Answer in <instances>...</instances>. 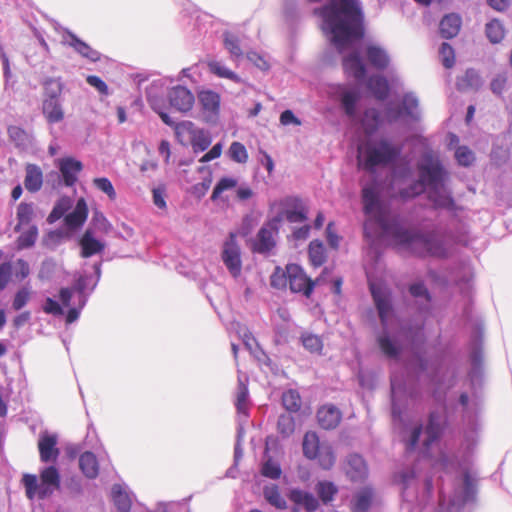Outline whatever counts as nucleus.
<instances>
[{
	"label": "nucleus",
	"mask_w": 512,
	"mask_h": 512,
	"mask_svg": "<svg viewBox=\"0 0 512 512\" xmlns=\"http://www.w3.org/2000/svg\"><path fill=\"white\" fill-rule=\"evenodd\" d=\"M321 1L309 0L311 3ZM313 14L321 19V31L329 37L339 53L352 41L360 40L365 35L364 14L359 0H328L315 8Z\"/></svg>",
	"instance_id": "nucleus-1"
},
{
	"label": "nucleus",
	"mask_w": 512,
	"mask_h": 512,
	"mask_svg": "<svg viewBox=\"0 0 512 512\" xmlns=\"http://www.w3.org/2000/svg\"><path fill=\"white\" fill-rule=\"evenodd\" d=\"M402 147L381 139L374 145H367L364 152L359 150L358 166L368 172H374L377 166H386L395 162L400 156Z\"/></svg>",
	"instance_id": "nucleus-2"
},
{
	"label": "nucleus",
	"mask_w": 512,
	"mask_h": 512,
	"mask_svg": "<svg viewBox=\"0 0 512 512\" xmlns=\"http://www.w3.org/2000/svg\"><path fill=\"white\" fill-rule=\"evenodd\" d=\"M21 482L28 499L38 498L43 500L60 488L61 479L57 468L48 466L40 472L39 477L34 474H24Z\"/></svg>",
	"instance_id": "nucleus-3"
},
{
	"label": "nucleus",
	"mask_w": 512,
	"mask_h": 512,
	"mask_svg": "<svg viewBox=\"0 0 512 512\" xmlns=\"http://www.w3.org/2000/svg\"><path fill=\"white\" fill-rule=\"evenodd\" d=\"M43 99L42 113L49 124L61 122L64 117V109L61 102L63 83L60 78L48 77L42 82Z\"/></svg>",
	"instance_id": "nucleus-4"
},
{
	"label": "nucleus",
	"mask_w": 512,
	"mask_h": 512,
	"mask_svg": "<svg viewBox=\"0 0 512 512\" xmlns=\"http://www.w3.org/2000/svg\"><path fill=\"white\" fill-rule=\"evenodd\" d=\"M386 234L392 236L396 245L405 248L410 253L425 257L429 250V233L421 234L401 227L397 222L393 224L390 232Z\"/></svg>",
	"instance_id": "nucleus-5"
},
{
	"label": "nucleus",
	"mask_w": 512,
	"mask_h": 512,
	"mask_svg": "<svg viewBox=\"0 0 512 512\" xmlns=\"http://www.w3.org/2000/svg\"><path fill=\"white\" fill-rule=\"evenodd\" d=\"M302 448L304 456L310 460H317L322 469L329 470L334 466L336 457L331 445L321 443L316 432L305 433Z\"/></svg>",
	"instance_id": "nucleus-6"
},
{
	"label": "nucleus",
	"mask_w": 512,
	"mask_h": 512,
	"mask_svg": "<svg viewBox=\"0 0 512 512\" xmlns=\"http://www.w3.org/2000/svg\"><path fill=\"white\" fill-rule=\"evenodd\" d=\"M175 135L182 144L190 142L195 152L206 150L211 144V138L203 129L195 127L191 121H183L175 126Z\"/></svg>",
	"instance_id": "nucleus-7"
},
{
	"label": "nucleus",
	"mask_w": 512,
	"mask_h": 512,
	"mask_svg": "<svg viewBox=\"0 0 512 512\" xmlns=\"http://www.w3.org/2000/svg\"><path fill=\"white\" fill-rule=\"evenodd\" d=\"M287 273L288 286L291 292L302 294L306 298L311 297L315 286L322 280L321 276L315 280L311 279L307 276L304 269L295 263L287 264Z\"/></svg>",
	"instance_id": "nucleus-8"
},
{
	"label": "nucleus",
	"mask_w": 512,
	"mask_h": 512,
	"mask_svg": "<svg viewBox=\"0 0 512 512\" xmlns=\"http://www.w3.org/2000/svg\"><path fill=\"white\" fill-rule=\"evenodd\" d=\"M362 201L365 214L373 215L381 229L385 233L390 232L393 224L396 223V221L390 222L387 219V216L381 207L376 188L373 186L364 187L362 189Z\"/></svg>",
	"instance_id": "nucleus-9"
},
{
	"label": "nucleus",
	"mask_w": 512,
	"mask_h": 512,
	"mask_svg": "<svg viewBox=\"0 0 512 512\" xmlns=\"http://www.w3.org/2000/svg\"><path fill=\"white\" fill-rule=\"evenodd\" d=\"M385 115L389 123L396 122L402 117H408L415 121L419 120L418 100L412 94H405L402 98L401 106H388Z\"/></svg>",
	"instance_id": "nucleus-10"
},
{
	"label": "nucleus",
	"mask_w": 512,
	"mask_h": 512,
	"mask_svg": "<svg viewBox=\"0 0 512 512\" xmlns=\"http://www.w3.org/2000/svg\"><path fill=\"white\" fill-rule=\"evenodd\" d=\"M419 177L429 190L437 188L444 183L445 172L438 160L427 158L426 163L418 165Z\"/></svg>",
	"instance_id": "nucleus-11"
},
{
	"label": "nucleus",
	"mask_w": 512,
	"mask_h": 512,
	"mask_svg": "<svg viewBox=\"0 0 512 512\" xmlns=\"http://www.w3.org/2000/svg\"><path fill=\"white\" fill-rule=\"evenodd\" d=\"M222 260L229 272L237 277L241 273L240 248L236 242V234L230 233L222 251Z\"/></svg>",
	"instance_id": "nucleus-12"
},
{
	"label": "nucleus",
	"mask_w": 512,
	"mask_h": 512,
	"mask_svg": "<svg viewBox=\"0 0 512 512\" xmlns=\"http://www.w3.org/2000/svg\"><path fill=\"white\" fill-rule=\"evenodd\" d=\"M281 217L269 220L257 233L253 243V250L258 253H266L275 246L274 234L278 230Z\"/></svg>",
	"instance_id": "nucleus-13"
},
{
	"label": "nucleus",
	"mask_w": 512,
	"mask_h": 512,
	"mask_svg": "<svg viewBox=\"0 0 512 512\" xmlns=\"http://www.w3.org/2000/svg\"><path fill=\"white\" fill-rule=\"evenodd\" d=\"M282 212L277 216L285 218L290 223L304 222L307 219V208L298 197L288 196L280 201Z\"/></svg>",
	"instance_id": "nucleus-14"
},
{
	"label": "nucleus",
	"mask_w": 512,
	"mask_h": 512,
	"mask_svg": "<svg viewBox=\"0 0 512 512\" xmlns=\"http://www.w3.org/2000/svg\"><path fill=\"white\" fill-rule=\"evenodd\" d=\"M58 437L56 434L44 431L39 435L38 450L40 460L43 463H55L60 455V450L57 447Z\"/></svg>",
	"instance_id": "nucleus-15"
},
{
	"label": "nucleus",
	"mask_w": 512,
	"mask_h": 512,
	"mask_svg": "<svg viewBox=\"0 0 512 512\" xmlns=\"http://www.w3.org/2000/svg\"><path fill=\"white\" fill-rule=\"evenodd\" d=\"M168 99L171 107L182 113L190 111L195 102L192 92L181 85L171 88L168 93Z\"/></svg>",
	"instance_id": "nucleus-16"
},
{
	"label": "nucleus",
	"mask_w": 512,
	"mask_h": 512,
	"mask_svg": "<svg viewBox=\"0 0 512 512\" xmlns=\"http://www.w3.org/2000/svg\"><path fill=\"white\" fill-rule=\"evenodd\" d=\"M78 244L80 246V256L82 258H89L96 254H100L105 249V243L95 237L94 231L91 228L85 230L80 237Z\"/></svg>",
	"instance_id": "nucleus-17"
},
{
	"label": "nucleus",
	"mask_w": 512,
	"mask_h": 512,
	"mask_svg": "<svg viewBox=\"0 0 512 512\" xmlns=\"http://www.w3.org/2000/svg\"><path fill=\"white\" fill-rule=\"evenodd\" d=\"M58 168L64 184L71 187L77 182L78 175L82 171L83 165L79 160L73 157H64L58 160Z\"/></svg>",
	"instance_id": "nucleus-18"
},
{
	"label": "nucleus",
	"mask_w": 512,
	"mask_h": 512,
	"mask_svg": "<svg viewBox=\"0 0 512 512\" xmlns=\"http://www.w3.org/2000/svg\"><path fill=\"white\" fill-rule=\"evenodd\" d=\"M342 418L341 411L334 405H324L317 411L318 424L326 430L336 428Z\"/></svg>",
	"instance_id": "nucleus-19"
},
{
	"label": "nucleus",
	"mask_w": 512,
	"mask_h": 512,
	"mask_svg": "<svg viewBox=\"0 0 512 512\" xmlns=\"http://www.w3.org/2000/svg\"><path fill=\"white\" fill-rule=\"evenodd\" d=\"M343 70L352 75L356 80H362L366 76V66L357 51H353L342 59Z\"/></svg>",
	"instance_id": "nucleus-20"
},
{
	"label": "nucleus",
	"mask_w": 512,
	"mask_h": 512,
	"mask_svg": "<svg viewBox=\"0 0 512 512\" xmlns=\"http://www.w3.org/2000/svg\"><path fill=\"white\" fill-rule=\"evenodd\" d=\"M202 111L207 118L218 115L220 109V95L212 90L201 91L198 95Z\"/></svg>",
	"instance_id": "nucleus-21"
},
{
	"label": "nucleus",
	"mask_w": 512,
	"mask_h": 512,
	"mask_svg": "<svg viewBox=\"0 0 512 512\" xmlns=\"http://www.w3.org/2000/svg\"><path fill=\"white\" fill-rule=\"evenodd\" d=\"M64 43L72 47L82 57L87 58L90 61L96 62L100 59V53L97 50L80 40L72 32H67V37L65 38Z\"/></svg>",
	"instance_id": "nucleus-22"
},
{
	"label": "nucleus",
	"mask_w": 512,
	"mask_h": 512,
	"mask_svg": "<svg viewBox=\"0 0 512 512\" xmlns=\"http://www.w3.org/2000/svg\"><path fill=\"white\" fill-rule=\"evenodd\" d=\"M88 216V207L84 198H80L74 210L67 214L64 218L65 225L70 229L81 227Z\"/></svg>",
	"instance_id": "nucleus-23"
},
{
	"label": "nucleus",
	"mask_w": 512,
	"mask_h": 512,
	"mask_svg": "<svg viewBox=\"0 0 512 512\" xmlns=\"http://www.w3.org/2000/svg\"><path fill=\"white\" fill-rule=\"evenodd\" d=\"M347 476L352 481H359L366 477L367 466L364 459L358 454L349 455L345 468Z\"/></svg>",
	"instance_id": "nucleus-24"
},
{
	"label": "nucleus",
	"mask_w": 512,
	"mask_h": 512,
	"mask_svg": "<svg viewBox=\"0 0 512 512\" xmlns=\"http://www.w3.org/2000/svg\"><path fill=\"white\" fill-rule=\"evenodd\" d=\"M368 62L377 70H384L389 65V56L380 46L369 44L365 49Z\"/></svg>",
	"instance_id": "nucleus-25"
},
{
	"label": "nucleus",
	"mask_w": 512,
	"mask_h": 512,
	"mask_svg": "<svg viewBox=\"0 0 512 512\" xmlns=\"http://www.w3.org/2000/svg\"><path fill=\"white\" fill-rule=\"evenodd\" d=\"M462 25L461 17L456 13L445 15L439 24L440 34L443 38L451 39L458 35Z\"/></svg>",
	"instance_id": "nucleus-26"
},
{
	"label": "nucleus",
	"mask_w": 512,
	"mask_h": 512,
	"mask_svg": "<svg viewBox=\"0 0 512 512\" xmlns=\"http://www.w3.org/2000/svg\"><path fill=\"white\" fill-rule=\"evenodd\" d=\"M429 200L433 202L435 208L453 210L455 203L451 195L446 191L444 183L429 190Z\"/></svg>",
	"instance_id": "nucleus-27"
},
{
	"label": "nucleus",
	"mask_w": 512,
	"mask_h": 512,
	"mask_svg": "<svg viewBox=\"0 0 512 512\" xmlns=\"http://www.w3.org/2000/svg\"><path fill=\"white\" fill-rule=\"evenodd\" d=\"M25 171V188L32 193L39 191L43 184V173L40 167L35 164H28Z\"/></svg>",
	"instance_id": "nucleus-28"
},
{
	"label": "nucleus",
	"mask_w": 512,
	"mask_h": 512,
	"mask_svg": "<svg viewBox=\"0 0 512 512\" xmlns=\"http://www.w3.org/2000/svg\"><path fill=\"white\" fill-rule=\"evenodd\" d=\"M79 467L89 479H95L99 474V463L94 453L86 451L79 457Z\"/></svg>",
	"instance_id": "nucleus-29"
},
{
	"label": "nucleus",
	"mask_w": 512,
	"mask_h": 512,
	"mask_svg": "<svg viewBox=\"0 0 512 512\" xmlns=\"http://www.w3.org/2000/svg\"><path fill=\"white\" fill-rule=\"evenodd\" d=\"M374 492L371 488L365 487L357 492L351 503L352 512H367L372 504Z\"/></svg>",
	"instance_id": "nucleus-30"
},
{
	"label": "nucleus",
	"mask_w": 512,
	"mask_h": 512,
	"mask_svg": "<svg viewBox=\"0 0 512 512\" xmlns=\"http://www.w3.org/2000/svg\"><path fill=\"white\" fill-rule=\"evenodd\" d=\"M290 500L297 505L303 506L308 512H314L319 507L317 498L306 491L292 490L290 492Z\"/></svg>",
	"instance_id": "nucleus-31"
},
{
	"label": "nucleus",
	"mask_w": 512,
	"mask_h": 512,
	"mask_svg": "<svg viewBox=\"0 0 512 512\" xmlns=\"http://www.w3.org/2000/svg\"><path fill=\"white\" fill-rule=\"evenodd\" d=\"M112 500L119 512L131 511V499L129 495L123 490L121 485L115 484L112 487Z\"/></svg>",
	"instance_id": "nucleus-32"
},
{
	"label": "nucleus",
	"mask_w": 512,
	"mask_h": 512,
	"mask_svg": "<svg viewBox=\"0 0 512 512\" xmlns=\"http://www.w3.org/2000/svg\"><path fill=\"white\" fill-rule=\"evenodd\" d=\"M310 264L317 268L326 262V251L323 243L318 240L310 242L308 247Z\"/></svg>",
	"instance_id": "nucleus-33"
},
{
	"label": "nucleus",
	"mask_w": 512,
	"mask_h": 512,
	"mask_svg": "<svg viewBox=\"0 0 512 512\" xmlns=\"http://www.w3.org/2000/svg\"><path fill=\"white\" fill-rule=\"evenodd\" d=\"M371 293L377 307L379 317L381 321L384 322L391 313L390 301L385 295L378 291L374 285H371Z\"/></svg>",
	"instance_id": "nucleus-34"
},
{
	"label": "nucleus",
	"mask_w": 512,
	"mask_h": 512,
	"mask_svg": "<svg viewBox=\"0 0 512 512\" xmlns=\"http://www.w3.org/2000/svg\"><path fill=\"white\" fill-rule=\"evenodd\" d=\"M235 406L239 414L247 415L250 407L249 391L243 381H239L236 391Z\"/></svg>",
	"instance_id": "nucleus-35"
},
{
	"label": "nucleus",
	"mask_w": 512,
	"mask_h": 512,
	"mask_svg": "<svg viewBox=\"0 0 512 512\" xmlns=\"http://www.w3.org/2000/svg\"><path fill=\"white\" fill-rule=\"evenodd\" d=\"M425 433L426 439L424 441V445L426 448H429V446L439 438L441 433L439 415L437 413H430L429 422L426 426Z\"/></svg>",
	"instance_id": "nucleus-36"
},
{
	"label": "nucleus",
	"mask_w": 512,
	"mask_h": 512,
	"mask_svg": "<svg viewBox=\"0 0 512 512\" xmlns=\"http://www.w3.org/2000/svg\"><path fill=\"white\" fill-rule=\"evenodd\" d=\"M368 87L378 100H384L389 93V84L382 76L371 77L368 81Z\"/></svg>",
	"instance_id": "nucleus-37"
},
{
	"label": "nucleus",
	"mask_w": 512,
	"mask_h": 512,
	"mask_svg": "<svg viewBox=\"0 0 512 512\" xmlns=\"http://www.w3.org/2000/svg\"><path fill=\"white\" fill-rule=\"evenodd\" d=\"M315 490L319 498L325 504L331 502L334 499L335 495L338 493V488L333 482L330 481L318 482Z\"/></svg>",
	"instance_id": "nucleus-38"
},
{
	"label": "nucleus",
	"mask_w": 512,
	"mask_h": 512,
	"mask_svg": "<svg viewBox=\"0 0 512 512\" xmlns=\"http://www.w3.org/2000/svg\"><path fill=\"white\" fill-rule=\"evenodd\" d=\"M264 497L269 504L278 508H286V500L282 497L277 485L266 486L263 491Z\"/></svg>",
	"instance_id": "nucleus-39"
},
{
	"label": "nucleus",
	"mask_w": 512,
	"mask_h": 512,
	"mask_svg": "<svg viewBox=\"0 0 512 512\" xmlns=\"http://www.w3.org/2000/svg\"><path fill=\"white\" fill-rule=\"evenodd\" d=\"M207 65H208L209 71L212 74L216 75L217 77L226 78V79L232 80L236 83L241 82L240 77L236 73H234L233 71L226 68L220 62L213 60V61H209L207 63Z\"/></svg>",
	"instance_id": "nucleus-40"
},
{
	"label": "nucleus",
	"mask_w": 512,
	"mask_h": 512,
	"mask_svg": "<svg viewBox=\"0 0 512 512\" xmlns=\"http://www.w3.org/2000/svg\"><path fill=\"white\" fill-rule=\"evenodd\" d=\"M34 214L33 205L31 203L22 202L17 208V220L18 223L15 227V231H20L21 226L28 225Z\"/></svg>",
	"instance_id": "nucleus-41"
},
{
	"label": "nucleus",
	"mask_w": 512,
	"mask_h": 512,
	"mask_svg": "<svg viewBox=\"0 0 512 512\" xmlns=\"http://www.w3.org/2000/svg\"><path fill=\"white\" fill-rule=\"evenodd\" d=\"M479 85L480 77L477 72L472 69L467 70L465 74L457 81V87L462 91L478 88Z\"/></svg>",
	"instance_id": "nucleus-42"
},
{
	"label": "nucleus",
	"mask_w": 512,
	"mask_h": 512,
	"mask_svg": "<svg viewBox=\"0 0 512 512\" xmlns=\"http://www.w3.org/2000/svg\"><path fill=\"white\" fill-rule=\"evenodd\" d=\"M359 99L360 95L356 91H345L342 93L341 105L348 116H354Z\"/></svg>",
	"instance_id": "nucleus-43"
},
{
	"label": "nucleus",
	"mask_w": 512,
	"mask_h": 512,
	"mask_svg": "<svg viewBox=\"0 0 512 512\" xmlns=\"http://www.w3.org/2000/svg\"><path fill=\"white\" fill-rule=\"evenodd\" d=\"M303 346L311 353H321L323 349V340L320 336L305 332L301 335Z\"/></svg>",
	"instance_id": "nucleus-44"
},
{
	"label": "nucleus",
	"mask_w": 512,
	"mask_h": 512,
	"mask_svg": "<svg viewBox=\"0 0 512 512\" xmlns=\"http://www.w3.org/2000/svg\"><path fill=\"white\" fill-rule=\"evenodd\" d=\"M429 250L428 256L445 258L448 256V251L444 245V242L437 237L435 233H429Z\"/></svg>",
	"instance_id": "nucleus-45"
},
{
	"label": "nucleus",
	"mask_w": 512,
	"mask_h": 512,
	"mask_svg": "<svg viewBox=\"0 0 512 512\" xmlns=\"http://www.w3.org/2000/svg\"><path fill=\"white\" fill-rule=\"evenodd\" d=\"M282 404L290 412H297L301 408V397L296 390H288L282 395Z\"/></svg>",
	"instance_id": "nucleus-46"
},
{
	"label": "nucleus",
	"mask_w": 512,
	"mask_h": 512,
	"mask_svg": "<svg viewBox=\"0 0 512 512\" xmlns=\"http://www.w3.org/2000/svg\"><path fill=\"white\" fill-rule=\"evenodd\" d=\"M238 185V181L235 178L223 177L221 178L213 189L211 200L216 201L221 198L223 192L234 189Z\"/></svg>",
	"instance_id": "nucleus-47"
},
{
	"label": "nucleus",
	"mask_w": 512,
	"mask_h": 512,
	"mask_svg": "<svg viewBox=\"0 0 512 512\" xmlns=\"http://www.w3.org/2000/svg\"><path fill=\"white\" fill-rule=\"evenodd\" d=\"M486 35L492 43H499L505 35V30L498 20L494 19L486 24Z\"/></svg>",
	"instance_id": "nucleus-48"
},
{
	"label": "nucleus",
	"mask_w": 512,
	"mask_h": 512,
	"mask_svg": "<svg viewBox=\"0 0 512 512\" xmlns=\"http://www.w3.org/2000/svg\"><path fill=\"white\" fill-rule=\"evenodd\" d=\"M277 429L282 437L287 438L291 436L295 431L294 417L289 414L280 415L277 422Z\"/></svg>",
	"instance_id": "nucleus-49"
},
{
	"label": "nucleus",
	"mask_w": 512,
	"mask_h": 512,
	"mask_svg": "<svg viewBox=\"0 0 512 512\" xmlns=\"http://www.w3.org/2000/svg\"><path fill=\"white\" fill-rule=\"evenodd\" d=\"M228 155L231 160L237 163L244 164L248 161V152L246 147L237 141L231 143Z\"/></svg>",
	"instance_id": "nucleus-50"
},
{
	"label": "nucleus",
	"mask_w": 512,
	"mask_h": 512,
	"mask_svg": "<svg viewBox=\"0 0 512 512\" xmlns=\"http://www.w3.org/2000/svg\"><path fill=\"white\" fill-rule=\"evenodd\" d=\"M224 46L229 51L232 57L240 58L243 56V51L240 46V40L234 34L226 32L224 34Z\"/></svg>",
	"instance_id": "nucleus-51"
},
{
	"label": "nucleus",
	"mask_w": 512,
	"mask_h": 512,
	"mask_svg": "<svg viewBox=\"0 0 512 512\" xmlns=\"http://www.w3.org/2000/svg\"><path fill=\"white\" fill-rule=\"evenodd\" d=\"M37 237L38 229L33 225L18 237V247L21 249L32 247L35 244Z\"/></svg>",
	"instance_id": "nucleus-52"
},
{
	"label": "nucleus",
	"mask_w": 512,
	"mask_h": 512,
	"mask_svg": "<svg viewBox=\"0 0 512 512\" xmlns=\"http://www.w3.org/2000/svg\"><path fill=\"white\" fill-rule=\"evenodd\" d=\"M270 284L272 287L277 289L286 288L288 285V273L287 266L285 269H281L280 267H276L273 274L270 278Z\"/></svg>",
	"instance_id": "nucleus-53"
},
{
	"label": "nucleus",
	"mask_w": 512,
	"mask_h": 512,
	"mask_svg": "<svg viewBox=\"0 0 512 512\" xmlns=\"http://www.w3.org/2000/svg\"><path fill=\"white\" fill-rule=\"evenodd\" d=\"M439 54L441 57L442 64L445 68L453 67L455 63V53L452 46L446 42L442 43Z\"/></svg>",
	"instance_id": "nucleus-54"
},
{
	"label": "nucleus",
	"mask_w": 512,
	"mask_h": 512,
	"mask_svg": "<svg viewBox=\"0 0 512 512\" xmlns=\"http://www.w3.org/2000/svg\"><path fill=\"white\" fill-rule=\"evenodd\" d=\"M8 135L17 146L24 145L28 140V133L19 126H9Z\"/></svg>",
	"instance_id": "nucleus-55"
},
{
	"label": "nucleus",
	"mask_w": 512,
	"mask_h": 512,
	"mask_svg": "<svg viewBox=\"0 0 512 512\" xmlns=\"http://www.w3.org/2000/svg\"><path fill=\"white\" fill-rule=\"evenodd\" d=\"M457 162L462 166H470L474 160V153L466 146H460L455 152Z\"/></svg>",
	"instance_id": "nucleus-56"
},
{
	"label": "nucleus",
	"mask_w": 512,
	"mask_h": 512,
	"mask_svg": "<svg viewBox=\"0 0 512 512\" xmlns=\"http://www.w3.org/2000/svg\"><path fill=\"white\" fill-rule=\"evenodd\" d=\"M379 347L381 351L388 357L394 358L399 354L398 348L392 342L388 336H381L378 339Z\"/></svg>",
	"instance_id": "nucleus-57"
},
{
	"label": "nucleus",
	"mask_w": 512,
	"mask_h": 512,
	"mask_svg": "<svg viewBox=\"0 0 512 512\" xmlns=\"http://www.w3.org/2000/svg\"><path fill=\"white\" fill-rule=\"evenodd\" d=\"M95 187L104 192L111 200L116 198V192L111 181L106 177L95 178L93 180Z\"/></svg>",
	"instance_id": "nucleus-58"
},
{
	"label": "nucleus",
	"mask_w": 512,
	"mask_h": 512,
	"mask_svg": "<svg viewBox=\"0 0 512 512\" xmlns=\"http://www.w3.org/2000/svg\"><path fill=\"white\" fill-rule=\"evenodd\" d=\"M261 473L263 476L278 479L281 476L280 466L272 459H268L262 466Z\"/></svg>",
	"instance_id": "nucleus-59"
},
{
	"label": "nucleus",
	"mask_w": 512,
	"mask_h": 512,
	"mask_svg": "<svg viewBox=\"0 0 512 512\" xmlns=\"http://www.w3.org/2000/svg\"><path fill=\"white\" fill-rule=\"evenodd\" d=\"M30 299V291L28 288L23 287L17 291L14 296L12 307L14 310L18 311L22 309Z\"/></svg>",
	"instance_id": "nucleus-60"
},
{
	"label": "nucleus",
	"mask_w": 512,
	"mask_h": 512,
	"mask_svg": "<svg viewBox=\"0 0 512 512\" xmlns=\"http://www.w3.org/2000/svg\"><path fill=\"white\" fill-rule=\"evenodd\" d=\"M425 184L421 182L419 179L418 181L414 182L408 189H403L400 191V196L404 199L406 198H413L425 190Z\"/></svg>",
	"instance_id": "nucleus-61"
},
{
	"label": "nucleus",
	"mask_w": 512,
	"mask_h": 512,
	"mask_svg": "<svg viewBox=\"0 0 512 512\" xmlns=\"http://www.w3.org/2000/svg\"><path fill=\"white\" fill-rule=\"evenodd\" d=\"M86 81L89 85L96 88L101 94H103V95L108 94V86L100 77H98L96 75H89L86 78Z\"/></svg>",
	"instance_id": "nucleus-62"
},
{
	"label": "nucleus",
	"mask_w": 512,
	"mask_h": 512,
	"mask_svg": "<svg viewBox=\"0 0 512 512\" xmlns=\"http://www.w3.org/2000/svg\"><path fill=\"white\" fill-rule=\"evenodd\" d=\"M11 264L2 263L0 264V290H3L10 281L11 278Z\"/></svg>",
	"instance_id": "nucleus-63"
},
{
	"label": "nucleus",
	"mask_w": 512,
	"mask_h": 512,
	"mask_svg": "<svg viewBox=\"0 0 512 512\" xmlns=\"http://www.w3.org/2000/svg\"><path fill=\"white\" fill-rule=\"evenodd\" d=\"M280 123L284 126L295 125L300 126L301 120L297 118L291 110H285L280 115Z\"/></svg>",
	"instance_id": "nucleus-64"
}]
</instances>
